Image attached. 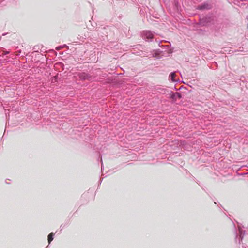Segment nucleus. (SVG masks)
<instances>
[{
  "instance_id": "nucleus-1",
  "label": "nucleus",
  "mask_w": 248,
  "mask_h": 248,
  "mask_svg": "<svg viewBox=\"0 0 248 248\" xmlns=\"http://www.w3.org/2000/svg\"><path fill=\"white\" fill-rule=\"evenodd\" d=\"M211 20V18L209 16H203L202 17L200 18L199 24L202 27L207 26L209 25Z\"/></svg>"
},
{
  "instance_id": "nucleus-2",
  "label": "nucleus",
  "mask_w": 248,
  "mask_h": 248,
  "mask_svg": "<svg viewBox=\"0 0 248 248\" xmlns=\"http://www.w3.org/2000/svg\"><path fill=\"white\" fill-rule=\"evenodd\" d=\"M142 37L146 41H152L154 34L149 31H144L142 32Z\"/></svg>"
},
{
  "instance_id": "nucleus-3",
  "label": "nucleus",
  "mask_w": 248,
  "mask_h": 248,
  "mask_svg": "<svg viewBox=\"0 0 248 248\" xmlns=\"http://www.w3.org/2000/svg\"><path fill=\"white\" fill-rule=\"evenodd\" d=\"M212 8V4L208 2H205L198 5L196 9L199 10H210Z\"/></svg>"
},
{
  "instance_id": "nucleus-4",
  "label": "nucleus",
  "mask_w": 248,
  "mask_h": 248,
  "mask_svg": "<svg viewBox=\"0 0 248 248\" xmlns=\"http://www.w3.org/2000/svg\"><path fill=\"white\" fill-rule=\"evenodd\" d=\"M238 233H236L235 241L236 243L240 244L242 241L244 236L245 234V231L241 229L240 227H238Z\"/></svg>"
},
{
  "instance_id": "nucleus-5",
  "label": "nucleus",
  "mask_w": 248,
  "mask_h": 248,
  "mask_svg": "<svg viewBox=\"0 0 248 248\" xmlns=\"http://www.w3.org/2000/svg\"><path fill=\"white\" fill-rule=\"evenodd\" d=\"M78 75L80 79L82 80H88L92 81L93 79V78L91 76L84 72L80 73Z\"/></svg>"
},
{
  "instance_id": "nucleus-6",
  "label": "nucleus",
  "mask_w": 248,
  "mask_h": 248,
  "mask_svg": "<svg viewBox=\"0 0 248 248\" xmlns=\"http://www.w3.org/2000/svg\"><path fill=\"white\" fill-rule=\"evenodd\" d=\"M170 98L174 100H176L177 98L180 99L182 98V94L179 92L173 93L171 94Z\"/></svg>"
},
{
  "instance_id": "nucleus-7",
  "label": "nucleus",
  "mask_w": 248,
  "mask_h": 248,
  "mask_svg": "<svg viewBox=\"0 0 248 248\" xmlns=\"http://www.w3.org/2000/svg\"><path fill=\"white\" fill-rule=\"evenodd\" d=\"M54 234L53 232H51L48 236V242L50 244L51 242L53 240V236Z\"/></svg>"
},
{
  "instance_id": "nucleus-8",
  "label": "nucleus",
  "mask_w": 248,
  "mask_h": 248,
  "mask_svg": "<svg viewBox=\"0 0 248 248\" xmlns=\"http://www.w3.org/2000/svg\"><path fill=\"white\" fill-rule=\"evenodd\" d=\"M175 73L174 72H171L170 75V78L172 81L175 82L176 80L175 79Z\"/></svg>"
},
{
  "instance_id": "nucleus-9",
  "label": "nucleus",
  "mask_w": 248,
  "mask_h": 248,
  "mask_svg": "<svg viewBox=\"0 0 248 248\" xmlns=\"http://www.w3.org/2000/svg\"><path fill=\"white\" fill-rule=\"evenodd\" d=\"M160 91H159V92L161 93H163V94H165L166 93V90L165 89H163V88H160L159 89Z\"/></svg>"
},
{
  "instance_id": "nucleus-10",
  "label": "nucleus",
  "mask_w": 248,
  "mask_h": 248,
  "mask_svg": "<svg viewBox=\"0 0 248 248\" xmlns=\"http://www.w3.org/2000/svg\"><path fill=\"white\" fill-rule=\"evenodd\" d=\"M68 47V46H67L66 45H63V46H58V47L56 48V49H57V50H60V49H61L62 47Z\"/></svg>"
},
{
  "instance_id": "nucleus-11",
  "label": "nucleus",
  "mask_w": 248,
  "mask_h": 248,
  "mask_svg": "<svg viewBox=\"0 0 248 248\" xmlns=\"http://www.w3.org/2000/svg\"><path fill=\"white\" fill-rule=\"evenodd\" d=\"M9 53V51H5V52H4V54L5 55H7Z\"/></svg>"
},
{
  "instance_id": "nucleus-12",
  "label": "nucleus",
  "mask_w": 248,
  "mask_h": 248,
  "mask_svg": "<svg viewBox=\"0 0 248 248\" xmlns=\"http://www.w3.org/2000/svg\"><path fill=\"white\" fill-rule=\"evenodd\" d=\"M102 166H103V162H102V160H101V170H102Z\"/></svg>"
},
{
  "instance_id": "nucleus-13",
  "label": "nucleus",
  "mask_w": 248,
  "mask_h": 248,
  "mask_svg": "<svg viewBox=\"0 0 248 248\" xmlns=\"http://www.w3.org/2000/svg\"><path fill=\"white\" fill-rule=\"evenodd\" d=\"M161 43V41H160L158 43V45H160V44Z\"/></svg>"
},
{
  "instance_id": "nucleus-14",
  "label": "nucleus",
  "mask_w": 248,
  "mask_h": 248,
  "mask_svg": "<svg viewBox=\"0 0 248 248\" xmlns=\"http://www.w3.org/2000/svg\"><path fill=\"white\" fill-rule=\"evenodd\" d=\"M248 174V173H244L243 174L245 175V174Z\"/></svg>"
},
{
  "instance_id": "nucleus-15",
  "label": "nucleus",
  "mask_w": 248,
  "mask_h": 248,
  "mask_svg": "<svg viewBox=\"0 0 248 248\" xmlns=\"http://www.w3.org/2000/svg\"><path fill=\"white\" fill-rule=\"evenodd\" d=\"M6 183L9 184V183L8 182H7V181H6Z\"/></svg>"
},
{
  "instance_id": "nucleus-16",
  "label": "nucleus",
  "mask_w": 248,
  "mask_h": 248,
  "mask_svg": "<svg viewBox=\"0 0 248 248\" xmlns=\"http://www.w3.org/2000/svg\"><path fill=\"white\" fill-rule=\"evenodd\" d=\"M245 1H248V0H245Z\"/></svg>"
}]
</instances>
